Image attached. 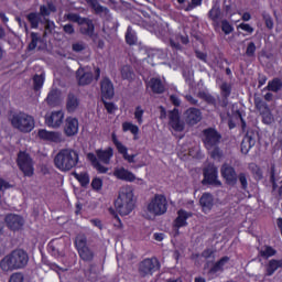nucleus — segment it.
Masks as SVG:
<instances>
[{"instance_id": "nucleus-1", "label": "nucleus", "mask_w": 282, "mask_h": 282, "mask_svg": "<svg viewBox=\"0 0 282 282\" xmlns=\"http://www.w3.org/2000/svg\"><path fill=\"white\" fill-rule=\"evenodd\" d=\"M133 197V187L124 185L120 188L115 206L121 217H127V215L133 213V208H135V199Z\"/></svg>"}, {"instance_id": "nucleus-2", "label": "nucleus", "mask_w": 282, "mask_h": 282, "mask_svg": "<svg viewBox=\"0 0 282 282\" xmlns=\"http://www.w3.org/2000/svg\"><path fill=\"white\" fill-rule=\"evenodd\" d=\"M54 164L58 171H72L78 164V152L74 149H62L54 158Z\"/></svg>"}, {"instance_id": "nucleus-3", "label": "nucleus", "mask_w": 282, "mask_h": 282, "mask_svg": "<svg viewBox=\"0 0 282 282\" xmlns=\"http://www.w3.org/2000/svg\"><path fill=\"white\" fill-rule=\"evenodd\" d=\"M9 120L11 122V127H13V129H17L21 133H31V131H34V127H35L34 117L28 113H24V112L13 113L9 118Z\"/></svg>"}, {"instance_id": "nucleus-4", "label": "nucleus", "mask_w": 282, "mask_h": 282, "mask_svg": "<svg viewBox=\"0 0 282 282\" xmlns=\"http://www.w3.org/2000/svg\"><path fill=\"white\" fill-rule=\"evenodd\" d=\"M166 210H169V203L166 202V197L162 194H156L152 197L147 206L149 219H152V217H160V215H164Z\"/></svg>"}, {"instance_id": "nucleus-5", "label": "nucleus", "mask_w": 282, "mask_h": 282, "mask_svg": "<svg viewBox=\"0 0 282 282\" xmlns=\"http://www.w3.org/2000/svg\"><path fill=\"white\" fill-rule=\"evenodd\" d=\"M220 138L221 137L215 129H207L204 131V144L212 153V158H219V149L216 147L219 143Z\"/></svg>"}, {"instance_id": "nucleus-6", "label": "nucleus", "mask_w": 282, "mask_h": 282, "mask_svg": "<svg viewBox=\"0 0 282 282\" xmlns=\"http://www.w3.org/2000/svg\"><path fill=\"white\" fill-rule=\"evenodd\" d=\"M64 21L78 23V25H80L82 34H85L86 36H94V22H91V20L80 18L76 13H67L64 15Z\"/></svg>"}, {"instance_id": "nucleus-7", "label": "nucleus", "mask_w": 282, "mask_h": 282, "mask_svg": "<svg viewBox=\"0 0 282 282\" xmlns=\"http://www.w3.org/2000/svg\"><path fill=\"white\" fill-rule=\"evenodd\" d=\"M18 166L26 177H32L34 175V164L32 163V159L28 153L20 152L18 155Z\"/></svg>"}, {"instance_id": "nucleus-8", "label": "nucleus", "mask_w": 282, "mask_h": 282, "mask_svg": "<svg viewBox=\"0 0 282 282\" xmlns=\"http://www.w3.org/2000/svg\"><path fill=\"white\" fill-rule=\"evenodd\" d=\"M75 246L78 250L79 257L84 261H91L94 259V252H91V249L87 247V238H85V236H77Z\"/></svg>"}, {"instance_id": "nucleus-9", "label": "nucleus", "mask_w": 282, "mask_h": 282, "mask_svg": "<svg viewBox=\"0 0 282 282\" xmlns=\"http://www.w3.org/2000/svg\"><path fill=\"white\" fill-rule=\"evenodd\" d=\"M65 120V112L63 110L53 111L45 116V124L51 129H61Z\"/></svg>"}, {"instance_id": "nucleus-10", "label": "nucleus", "mask_w": 282, "mask_h": 282, "mask_svg": "<svg viewBox=\"0 0 282 282\" xmlns=\"http://www.w3.org/2000/svg\"><path fill=\"white\" fill-rule=\"evenodd\" d=\"M111 140L118 153L122 155L123 160L129 162V164H133V162H135V154H129V149L126 148V145H123L122 142H120V140L118 139V134H116V132L111 133Z\"/></svg>"}, {"instance_id": "nucleus-11", "label": "nucleus", "mask_w": 282, "mask_h": 282, "mask_svg": "<svg viewBox=\"0 0 282 282\" xmlns=\"http://www.w3.org/2000/svg\"><path fill=\"white\" fill-rule=\"evenodd\" d=\"M113 176L117 177V180H122V182H135L137 180L138 184H144V181L142 178H137L133 172L122 166L115 169Z\"/></svg>"}, {"instance_id": "nucleus-12", "label": "nucleus", "mask_w": 282, "mask_h": 282, "mask_svg": "<svg viewBox=\"0 0 282 282\" xmlns=\"http://www.w3.org/2000/svg\"><path fill=\"white\" fill-rule=\"evenodd\" d=\"M37 138L44 142H63V133L58 131H48L46 129H40L37 131Z\"/></svg>"}, {"instance_id": "nucleus-13", "label": "nucleus", "mask_w": 282, "mask_h": 282, "mask_svg": "<svg viewBox=\"0 0 282 282\" xmlns=\"http://www.w3.org/2000/svg\"><path fill=\"white\" fill-rule=\"evenodd\" d=\"M139 270L141 274H153L160 270V261L155 258L145 259L141 262Z\"/></svg>"}, {"instance_id": "nucleus-14", "label": "nucleus", "mask_w": 282, "mask_h": 282, "mask_svg": "<svg viewBox=\"0 0 282 282\" xmlns=\"http://www.w3.org/2000/svg\"><path fill=\"white\" fill-rule=\"evenodd\" d=\"M4 220L10 230H21L25 224V219L17 214L7 215Z\"/></svg>"}, {"instance_id": "nucleus-15", "label": "nucleus", "mask_w": 282, "mask_h": 282, "mask_svg": "<svg viewBox=\"0 0 282 282\" xmlns=\"http://www.w3.org/2000/svg\"><path fill=\"white\" fill-rule=\"evenodd\" d=\"M204 177L207 184H213L214 186H221V181L217 176V167H215V165H209L205 169Z\"/></svg>"}, {"instance_id": "nucleus-16", "label": "nucleus", "mask_w": 282, "mask_h": 282, "mask_svg": "<svg viewBox=\"0 0 282 282\" xmlns=\"http://www.w3.org/2000/svg\"><path fill=\"white\" fill-rule=\"evenodd\" d=\"M224 180H226L227 184L230 186H235L237 184V172L235 169L228 164H224L220 171Z\"/></svg>"}, {"instance_id": "nucleus-17", "label": "nucleus", "mask_w": 282, "mask_h": 282, "mask_svg": "<svg viewBox=\"0 0 282 282\" xmlns=\"http://www.w3.org/2000/svg\"><path fill=\"white\" fill-rule=\"evenodd\" d=\"M193 217V213L180 209L177 212V217L174 220V228H184L188 226V219Z\"/></svg>"}, {"instance_id": "nucleus-18", "label": "nucleus", "mask_w": 282, "mask_h": 282, "mask_svg": "<svg viewBox=\"0 0 282 282\" xmlns=\"http://www.w3.org/2000/svg\"><path fill=\"white\" fill-rule=\"evenodd\" d=\"M170 127L173 131H184V122L180 120V110L176 108L170 112Z\"/></svg>"}, {"instance_id": "nucleus-19", "label": "nucleus", "mask_w": 282, "mask_h": 282, "mask_svg": "<svg viewBox=\"0 0 282 282\" xmlns=\"http://www.w3.org/2000/svg\"><path fill=\"white\" fill-rule=\"evenodd\" d=\"M64 133L68 138H72V135H76V133H78V119L74 117H68L64 127Z\"/></svg>"}, {"instance_id": "nucleus-20", "label": "nucleus", "mask_w": 282, "mask_h": 282, "mask_svg": "<svg viewBox=\"0 0 282 282\" xmlns=\"http://www.w3.org/2000/svg\"><path fill=\"white\" fill-rule=\"evenodd\" d=\"M77 79L79 85H89L94 80V75H91V69L89 68H79L77 70Z\"/></svg>"}, {"instance_id": "nucleus-21", "label": "nucleus", "mask_w": 282, "mask_h": 282, "mask_svg": "<svg viewBox=\"0 0 282 282\" xmlns=\"http://www.w3.org/2000/svg\"><path fill=\"white\" fill-rule=\"evenodd\" d=\"M101 96L106 100L113 98V84L109 78H104L101 82Z\"/></svg>"}, {"instance_id": "nucleus-22", "label": "nucleus", "mask_w": 282, "mask_h": 282, "mask_svg": "<svg viewBox=\"0 0 282 282\" xmlns=\"http://www.w3.org/2000/svg\"><path fill=\"white\" fill-rule=\"evenodd\" d=\"M11 254L14 259L18 270L19 268H25V265H28V253H25V251L15 250Z\"/></svg>"}, {"instance_id": "nucleus-23", "label": "nucleus", "mask_w": 282, "mask_h": 282, "mask_svg": "<svg viewBox=\"0 0 282 282\" xmlns=\"http://www.w3.org/2000/svg\"><path fill=\"white\" fill-rule=\"evenodd\" d=\"M0 268L4 272H10V270H18L17 262H14V257L12 253L2 259L0 262Z\"/></svg>"}, {"instance_id": "nucleus-24", "label": "nucleus", "mask_w": 282, "mask_h": 282, "mask_svg": "<svg viewBox=\"0 0 282 282\" xmlns=\"http://www.w3.org/2000/svg\"><path fill=\"white\" fill-rule=\"evenodd\" d=\"M199 203L203 208V212L210 213V210H213V206H214L213 195L208 193L203 194L199 199Z\"/></svg>"}, {"instance_id": "nucleus-25", "label": "nucleus", "mask_w": 282, "mask_h": 282, "mask_svg": "<svg viewBox=\"0 0 282 282\" xmlns=\"http://www.w3.org/2000/svg\"><path fill=\"white\" fill-rule=\"evenodd\" d=\"M186 120L188 124H197L202 120V112L195 108H191L186 111Z\"/></svg>"}, {"instance_id": "nucleus-26", "label": "nucleus", "mask_w": 282, "mask_h": 282, "mask_svg": "<svg viewBox=\"0 0 282 282\" xmlns=\"http://www.w3.org/2000/svg\"><path fill=\"white\" fill-rule=\"evenodd\" d=\"M97 158L104 164H109L110 160L113 158V149L112 148H107L106 150H97Z\"/></svg>"}, {"instance_id": "nucleus-27", "label": "nucleus", "mask_w": 282, "mask_h": 282, "mask_svg": "<svg viewBox=\"0 0 282 282\" xmlns=\"http://www.w3.org/2000/svg\"><path fill=\"white\" fill-rule=\"evenodd\" d=\"M121 129L123 131V133H127L128 131H130V133H132V135H134V140H138V133H140V128L134 124L131 121H124L121 124Z\"/></svg>"}, {"instance_id": "nucleus-28", "label": "nucleus", "mask_w": 282, "mask_h": 282, "mask_svg": "<svg viewBox=\"0 0 282 282\" xmlns=\"http://www.w3.org/2000/svg\"><path fill=\"white\" fill-rule=\"evenodd\" d=\"M282 268V260L271 259L265 268L267 276H272L274 272Z\"/></svg>"}, {"instance_id": "nucleus-29", "label": "nucleus", "mask_w": 282, "mask_h": 282, "mask_svg": "<svg viewBox=\"0 0 282 282\" xmlns=\"http://www.w3.org/2000/svg\"><path fill=\"white\" fill-rule=\"evenodd\" d=\"M80 107V101L74 95H69L66 102V109L69 113H74V111H78Z\"/></svg>"}, {"instance_id": "nucleus-30", "label": "nucleus", "mask_w": 282, "mask_h": 282, "mask_svg": "<svg viewBox=\"0 0 282 282\" xmlns=\"http://www.w3.org/2000/svg\"><path fill=\"white\" fill-rule=\"evenodd\" d=\"M73 177H75V180H77V182L80 184V186H83L84 188L89 186V173L87 172H73Z\"/></svg>"}, {"instance_id": "nucleus-31", "label": "nucleus", "mask_w": 282, "mask_h": 282, "mask_svg": "<svg viewBox=\"0 0 282 282\" xmlns=\"http://www.w3.org/2000/svg\"><path fill=\"white\" fill-rule=\"evenodd\" d=\"M148 87H150L154 94H162L164 91V84H162L160 78H152L148 83Z\"/></svg>"}, {"instance_id": "nucleus-32", "label": "nucleus", "mask_w": 282, "mask_h": 282, "mask_svg": "<svg viewBox=\"0 0 282 282\" xmlns=\"http://www.w3.org/2000/svg\"><path fill=\"white\" fill-rule=\"evenodd\" d=\"M254 144V139L250 135H246L241 142V153L246 155L247 153L250 152V149H252Z\"/></svg>"}, {"instance_id": "nucleus-33", "label": "nucleus", "mask_w": 282, "mask_h": 282, "mask_svg": "<svg viewBox=\"0 0 282 282\" xmlns=\"http://www.w3.org/2000/svg\"><path fill=\"white\" fill-rule=\"evenodd\" d=\"M87 158H88L89 162H91L94 169H96V171H98V173H107V171H109L105 165H102L98 162V159L95 156L94 153H88Z\"/></svg>"}, {"instance_id": "nucleus-34", "label": "nucleus", "mask_w": 282, "mask_h": 282, "mask_svg": "<svg viewBox=\"0 0 282 282\" xmlns=\"http://www.w3.org/2000/svg\"><path fill=\"white\" fill-rule=\"evenodd\" d=\"M29 23H31V28H39V23L41 22V14L36 12L29 13L26 15Z\"/></svg>"}, {"instance_id": "nucleus-35", "label": "nucleus", "mask_w": 282, "mask_h": 282, "mask_svg": "<svg viewBox=\"0 0 282 282\" xmlns=\"http://www.w3.org/2000/svg\"><path fill=\"white\" fill-rule=\"evenodd\" d=\"M126 41L128 45H135L138 42V36H135V31L131 26H128L127 33H126Z\"/></svg>"}, {"instance_id": "nucleus-36", "label": "nucleus", "mask_w": 282, "mask_h": 282, "mask_svg": "<svg viewBox=\"0 0 282 282\" xmlns=\"http://www.w3.org/2000/svg\"><path fill=\"white\" fill-rule=\"evenodd\" d=\"M260 257L263 259H270V257H274L276 254V250L272 247H262L259 251Z\"/></svg>"}, {"instance_id": "nucleus-37", "label": "nucleus", "mask_w": 282, "mask_h": 282, "mask_svg": "<svg viewBox=\"0 0 282 282\" xmlns=\"http://www.w3.org/2000/svg\"><path fill=\"white\" fill-rule=\"evenodd\" d=\"M52 12H56V7H54V4H48L47 7L42 6L40 8V17H50Z\"/></svg>"}, {"instance_id": "nucleus-38", "label": "nucleus", "mask_w": 282, "mask_h": 282, "mask_svg": "<svg viewBox=\"0 0 282 282\" xmlns=\"http://www.w3.org/2000/svg\"><path fill=\"white\" fill-rule=\"evenodd\" d=\"M144 109L142 106H137L134 109V119L137 120L138 124H142L144 122Z\"/></svg>"}, {"instance_id": "nucleus-39", "label": "nucleus", "mask_w": 282, "mask_h": 282, "mask_svg": "<svg viewBox=\"0 0 282 282\" xmlns=\"http://www.w3.org/2000/svg\"><path fill=\"white\" fill-rule=\"evenodd\" d=\"M121 78L124 80H131V78H133V70H131V66L126 65L121 68Z\"/></svg>"}, {"instance_id": "nucleus-40", "label": "nucleus", "mask_w": 282, "mask_h": 282, "mask_svg": "<svg viewBox=\"0 0 282 282\" xmlns=\"http://www.w3.org/2000/svg\"><path fill=\"white\" fill-rule=\"evenodd\" d=\"M33 83H34V89L39 91L41 87H43V84L45 83V76L44 75H35L33 77Z\"/></svg>"}, {"instance_id": "nucleus-41", "label": "nucleus", "mask_w": 282, "mask_h": 282, "mask_svg": "<svg viewBox=\"0 0 282 282\" xmlns=\"http://www.w3.org/2000/svg\"><path fill=\"white\" fill-rule=\"evenodd\" d=\"M90 186L93 191H96V193H100V191H102V178L94 177Z\"/></svg>"}, {"instance_id": "nucleus-42", "label": "nucleus", "mask_w": 282, "mask_h": 282, "mask_svg": "<svg viewBox=\"0 0 282 282\" xmlns=\"http://www.w3.org/2000/svg\"><path fill=\"white\" fill-rule=\"evenodd\" d=\"M281 87H282V82L280 79H273L268 84L269 91H279Z\"/></svg>"}, {"instance_id": "nucleus-43", "label": "nucleus", "mask_w": 282, "mask_h": 282, "mask_svg": "<svg viewBox=\"0 0 282 282\" xmlns=\"http://www.w3.org/2000/svg\"><path fill=\"white\" fill-rule=\"evenodd\" d=\"M36 45H39V34L32 33L31 43L29 44L28 50L32 52V50H36Z\"/></svg>"}, {"instance_id": "nucleus-44", "label": "nucleus", "mask_w": 282, "mask_h": 282, "mask_svg": "<svg viewBox=\"0 0 282 282\" xmlns=\"http://www.w3.org/2000/svg\"><path fill=\"white\" fill-rule=\"evenodd\" d=\"M229 261V258L228 257H225L223 259H220L215 265L214 268L212 269V272H219V270H221V268H224V265L226 263H228Z\"/></svg>"}, {"instance_id": "nucleus-45", "label": "nucleus", "mask_w": 282, "mask_h": 282, "mask_svg": "<svg viewBox=\"0 0 282 282\" xmlns=\"http://www.w3.org/2000/svg\"><path fill=\"white\" fill-rule=\"evenodd\" d=\"M219 14H220L219 8L214 7L209 11V19H212V21H219Z\"/></svg>"}, {"instance_id": "nucleus-46", "label": "nucleus", "mask_w": 282, "mask_h": 282, "mask_svg": "<svg viewBox=\"0 0 282 282\" xmlns=\"http://www.w3.org/2000/svg\"><path fill=\"white\" fill-rule=\"evenodd\" d=\"M221 30L225 34H230L234 29L228 21L224 20L221 22Z\"/></svg>"}, {"instance_id": "nucleus-47", "label": "nucleus", "mask_w": 282, "mask_h": 282, "mask_svg": "<svg viewBox=\"0 0 282 282\" xmlns=\"http://www.w3.org/2000/svg\"><path fill=\"white\" fill-rule=\"evenodd\" d=\"M238 30H243V32H247L248 34H252V32H254V29L248 23H240L238 25Z\"/></svg>"}, {"instance_id": "nucleus-48", "label": "nucleus", "mask_w": 282, "mask_h": 282, "mask_svg": "<svg viewBox=\"0 0 282 282\" xmlns=\"http://www.w3.org/2000/svg\"><path fill=\"white\" fill-rule=\"evenodd\" d=\"M184 155H189L191 158H199V147H195L184 153Z\"/></svg>"}, {"instance_id": "nucleus-49", "label": "nucleus", "mask_w": 282, "mask_h": 282, "mask_svg": "<svg viewBox=\"0 0 282 282\" xmlns=\"http://www.w3.org/2000/svg\"><path fill=\"white\" fill-rule=\"evenodd\" d=\"M254 52H257V46L254 45V43H249L248 47H247V56H254Z\"/></svg>"}, {"instance_id": "nucleus-50", "label": "nucleus", "mask_w": 282, "mask_h": 282, "mask_svg": "<svg viewBox=\"0 0 282 282\" xmlns=\"http://www.w3.org/2000/svg\"><path fill=\"white\" fill-rule=\"evenodd\" d=\"M105 108L107 109L108 113H116L118 111V107L112 102H105Z\"/></svg>"}, {"instance_id": "nucleus-51", "label": "nucleus", "mask_w": 282, "mask_h": 282, "mask_svg": "<svg viewBox=\"0 0 282 282\" xmlns=\"http://www.w3.org/2000/svg\"><path fill=\"white\" fill-rule=\"evenodd\" d=\"M262 120H263L264 124H272V122L274 121V119L272 118V115L270 112L263 113Z\"/></svg>"}, {"instance_id": "nucleus-52", "label": "nucleus", "mask_w": 282, "mask_h": 282, "mask_svg": "<svg viewBox=\"0 0 282 282\" xmlns=\"http://www.w3.org/2000/svg\"><path fill=\"white\" fill-rule=\"evenodd\" d=\"M9 282H23V274L13 273L9 280Z\"/></svg>"}, {"instance_id": "nucleus-53", "label": "nucleus", "mask_w": 282, "mask_h": 282, "mask_svg": "<svg viewBox=\"0 0 282 282\" xmlns=\"http://www.w3.org/2000/svg\"><path fill=\"white\" fill-rule=\"evenodd\" d=\"M56 96H57V91H56V90H52V91L48 94V96H47V98H46L48 105H54V100H56Z\"/></svg>"}, {"instance_id": "nucleus-54", "label": "nucleus", "mask_w": 282, "mask_h": 282, "mask_svg": "<svg viewBox=\"0 0 282 282\" xmlns=\"http://www.w3.org/2000/svg\"><path fill=\"white\" fill-rule=\"evenodd\" d=\"M264 23L269 30H272V28H274V21H272V18L270 15H264Z\"/></svg>"}, {"instance_id": "nucleus-55", "label": "nucleus", "mask_w": 282, "mask_h": 282, "mask_svg": "<svg viewBox=\"0 0 282 282\" xmlns=\"http://www.w3.org/2000/svg\"><path fill=\"white\" fill-rule=\"evenodd\" d=\"M83 50H85V45L83 44V42H77L73 44L74 52H83Z\"/></svg>"}, {"instance_id": "nucleus-56", "label": "nucleus", "mask_w": 282, "mask_h": 282, "mask_svg": "<svg viewBox=\"0 0 282 282\" xmlns=\"http://www.w3.org/2000/svg\"><path fill=\"white\" fill-rule=\"evenodd\" d=\"M220 89H221L224 96H230V85H228V84H223V85L220 86Z\"/></svg>"}, {"instance_id": "nucleus-57", "label": "nucleus", "mask_w": 282, "mask_h": 282, "mask_svg": "<svg viewBox=\"0 0 282 282\" xmlns=\"http://www.w3.org/2000/svg\"><path fill=\"white\" fill-rule=\"evenodd\" d=\"M239 182H240L242 188H248V180L246 178L245 174L239 175Z\"/></svg>"}, {"instance_id": "nucleus-58", "label": "nucleus", "mask_w": 282, "mask_h": 282, "mask_svg": "<svg viewBox=\"0 0 282 282\" xmlns=\"http://www.w3.org/2000/svg\"><path fill=\"white\" fill-rule=\"evenodd\" d=\"M109 212L111 215L115 216L116 221H118V224H116L117 228H122V221L120 220L118 215H116V212L113 209H109Z\"/></svg>"}, {"instance_id": "nucleus-59", "label": "nucleus", "mask_w": 282, "mask_h": 282, "mask_svg": "<svg viewBox=\"0 0 282 282\" xmlns=\"http://www.w3.org/2000/svg\"><path fill=\"white\" fill-rule=\"evenodd\" d=\"M64 32H65L66 34H74V25H72V24H65V25H64Z\"/></svg>"}, {"instance_id": "nucleus-60", "label": "nucleus", "mask_w": 282, "mask_h": 282, "mask_svg": "<svg viewBox=\"0 0 282 282\" xmlns=\"http://www.w3.org/2000/svg\"><path fill=\"white\" fill-rule=\"evenodd\" d=\"M87 1V3H90L91 6H93V8H95V10L97 11V12H100V10H102V8H100L99 6H98V2L96 1V0H86Z\"/></svg>"}, {"instance_id": "nucleus-61", "label": "nucleus", "mask_w": 282, "mask_h": 282, "mask_svg": "<svg viewBox=\"0 0 282 282\" xmlns=\"http://www.w3.org/2000/svg\"><path fill=\"white\" fill-rule=\"evenodd\" d=\"M90 224H93V226L96 228H99V230H102V223L99 219H91Z\"/></svg>"}, {"instance_id": "nucleus-62", "label": "nucleus", "mask_w": 282, "mask_h": 282, "mask_svg": "<svg viewBox=\"0 0 282 282\" xmlns=\"http://www.w3.org/2000/svg\"><path fill=\"white\" fill-rule=\"evenodd\" d=\"M171 101L173 102V105H175L176 107H178V105H180V98H177V96L172 95V96H171Z\"/></svg>"}, {"instance_id": "nucleus-63", "label": "nucleus", "mask_w": 282, "mask_h": 282, "mask_svg": "<svg viewBox=\"0 0 282 282\" xmlns=\"http://www.w3.org/2000/svg\"><path fill=\"white\" fill-rule=\"evenodd\" d=\"M155 241H163L164 240V234H154Z\"/></svg>"}, {"instance_id": "nucleus-64", "label": "nucleus", "mask_w": 282, "mask_h": 282, "mask_svg": "<svg viewBox=\"0 0 282 282\" xmlns=\"http://www.w3.org/2000/svg\"><path fill=\"white\" fill-rule=\"evenodd\" d=\"M250 19H252V15H250V13L246 12L242 14V21H250Z\"/></svg>"}]
</instances>
